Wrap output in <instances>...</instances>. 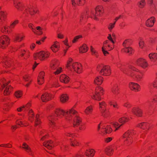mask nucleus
<instances>
[{
	"label": "nucleus",
	"mask_w": 157,
	"mask_h": 157,
	"mask_svg": "<svg viewBox=\"0 0 157 157\" xmlns=\"http://www.w3.org/2000/svg\"><path fill=\"white\" fill-rule=\"evenodd\" d=\"M54 111L55 114L52 113L48 117V125L51 129L55 130L57 128V117L60 118L64 117L67 122L73 124L74 127L79 126L80 130L85 129V125L81 124V120L78 116V112L73 108L66 111L60 108H56Z\"/></svg>",
	"instance_id": "obj_1"
},
{
	"label": "nucleus",
	"mask_w": 157,
	"mask_h": 157,
	"mask_svg": "<svg viewBox=\"0 0 157 157\" xmlns=\"http://www.w3.org/2000/svg\"><path fill=\"white\" fill-rule=\"evenodd\" d=\"M31 104L28 103L20 107L17 108V110L18 112L23 111L28 113V117L27 118L25 115H23L18 118L16 121V124L21 126H26L28 125L27 120L31 122H33L35 120V124L37 125L41 123L39 115L37 114L35 117H34L33 110L30 109Z\"/></svg>",
	"instance_id": "obj_2"
},
{
	"label": "nucleus",
	"mask_w": 157,
	"mask_h": 157,
	"mask_svg": "<svg viewBox=\"0 0 157 157\" xmlns=\"http://www.w3.org/2000/svg\"><path fill=\"white\" fill-rule=\"evenodd\" d=\"M13 2L14 7L25 16H28L29 14L32 17L37 12V9L31 4L24 5L20 0H13Z\"/></svg>",
	"instance_id": "obj_3"
},
{
	"label": "nucleus",
	"mask_w": 157,
	"mask_h": 157,
	"mask_svg": "<svg viewBox=\"0 0 157 157\" xmlns=\"http://www.w3.org/2000/svg\"><path fill=\"white\" fill-rule=\"evenodd\" d=\"M104 12L103 7L101 6H98L95 9V13L94 10H86L81 16L80 19V22L81 23L83 20L85 21L88 17L93 18L95 20H98V17H101Z\"/></svg>",
	"instance_id": "obj_4"
},
{
	"label": "nucleus",
	"mask_w": 157,
	"mask_h": 157,
	"mask_svg": "<svg viewBox=\"0 0 157 157\" xmlns=\"http://www.w3.org/2000/svg\"><path fill=\"white\" fill-rule=\"evenodd\" d=\"M6 14V13L1 10L0 8V23L2 24L1 31L6 33H10V31L9 29L14 28L19 23V21L16 20L11 24L10 27L7 25L6 22H5Z\"/></svg>",
	"instance_id": "obj_5"
},
{
	"label": "nucleus",
	"mask_w": 157,
	"mask_h": 157,
	"mask_svg": "<svg viewBox=\"0 0 157 157\" xmlns=\"http://www.w3.org/2000/svg\"><path fill=\"white\" fill-rule=\"evenodd\" d=\"M115 38V36L114 34L113 33L112 36L109 34L108 36V39L109 40L104 42L102 50L105 56H106L109 54L107 51H110L114 48V40Z\"/></svg>",
	"instance_id": "obj_6"
},
{
	"label": "nucleus",
	"mask_w": 157,
	"mask_h": 157,
	"mask_svg": "<svg viewBox=\"0 0 157 157\" xmlns=\"http://www.w3.org/2000/svg\"><path fill=\"white\" fill-rule=\"evenodd\" d=\"M129 68L135 72H132L128 74V75L137 82L141 81L144 77V73L132 66H130L129 67Z\"/></svg>",
	"instance_id": "obj_7"
},
{
	"label": "nucleus",
	"mask_w": 157,
	"mask_h": 157,
	"mask_svg": "<svg viewBox=\"0 0 157 157\" xmlns=\"http://www.w3.org/2000/svg\"><path fill=\"white\" fill-rule=\"evenodd\" d=\"M133 130H128L124 134L123 139L124 141V146L130 145L133 141L132 136L134 134Z\"/></svg>",
	"instance_id": "obj_8"
},
{
	"label": "nucleus",
	"mask_w": 157,
	"mask_h": 157,
	"mask_svg": "<svg viewBox=\"0 0 157 157\" xmlns=\"http://www.w3.org/2000/svg\"><path fill=\"white\" fill-rule=\"evenodd\" d=\"M8 83L4 78L0 80V90H4L3 94L4 95L9 94L13 89L11 86L8 85Z\"/></svg>",
	"instance_id": "obj_9"
},
{
	"label": "nucleus",
	"mask_w": 157,
	"mask_h": 157,
	"mask_svg": "<svg viewBox=\"0 0 157 157\" xmlns=\"http://www.w3.org/2000/svg\"><path fill=\"white\" fill-rule=\"evenodd\" d=\"M106 104L105 101L99 102V110L101 115L104 117L107 118L110 115L109 109H106Z\"/></svg>",
	"instance_id": "obj_10"
},
{
	"label": "nucleus",
	"mask_w": 157,
	"mask_h": 157,
	"mask_svg": "<svg viewBox=\"0 0 157 157\" xmlns=\"http://www.w3.org/2000/svg\"><path fill=\"white\" fill-rule=\"evenodd\" d=\"M97 131L100 133L105 134L111 133L112 131V129L109 126L100 123L98 126Z\"/></svg>",
	"instance_id": "obj_11"
},
{
	"label": "nucleus",
	"mask_w": 157,
	"mask_h": 157,
	"mask_svg": "<svg viewBox=\"0 0 157 157\" xmlns=\"http://www.w3.org/2000/svg\"><path fill=\"white\" fill-rule=\"evenodd\" d=\"M50 53L48 51H42L40 52L36 53L34 54V58L35 60L39 59L42 61L48 58Z\"/></svg>",
	"instance_id": "obj_12"
},
{
	"label": "nucleus",
	"mask_w": 157,
	"mask_h": 157,
	"mask_svg": "<svg viewBox=\"0 0 157 157\" xmlns=\"http://www.w3.org/2000/svg\"><path fill=\"white\" fill-rule=\"evenodd\" d=\"M97 68L98 71L101 69L100 73L102 75L107 76L110 75L111 74L110 67L109 66L105 65L103 66L102 65H99Z\"/></svg>",
	"instance_id": "obj_13"
},
{
	"label": "nucleus",
	"mask_w": 157,
	"mask_h": 157,
	"mask_svg": "<svg viewBox=\"0 0 157 157\" xmlns=\"http://www.w3.org/2000/svg\"><path fill=\"white\" fill-rule=\"evenodd\" d=\"M129 118L126 117H125L123 116L119 118L118 121L121 124H119L117 121H113L111 123V124L115 127L116 129L115 131L117 130L120 127L124 124L126 122L129 121Z\"/></svg>",
	"instance_id": "obj_14"
},
{
	"label": "nucleus",
	"mask_w": 157,
	"mask_h": 157,
	"mask_svg": "<svg viewBox=\"0 0 157 157\" xmlns=\"http://www.w3.org/2000/svg\"><path fill=\"white\" fill-rule=\"evenodd\" d=\"M103 90L102 87L100 86H97L95 89V91L94 94L91 95L92 98L95 100L100 101L101 98V96L103 94Z\"/></svg>",
	"instance_id": "obj_15"
},
{
	"label": "nucleus",
	"mask_w": 157,
	"mask_h": 157,
	"mask_svg": "<svg viewBox=\"0 0 157 157\" xmlns=\"http://www.w3.org/2000/svg\"><path fill=\"white\" fill-rule=\"evenodd\" d=\"M95 151L93 149H89L87 150L85 153H79L72 157H86L87 156L89 157H93L94 155Z\"/></svg>",
	"instance_id": "obj_16"
},
{
	"label": "nucleus",
	"mask_w": 157,
	"mask_h": 157,
	"mask_svg": "<svg viewBox=\"0 0 157 157\" xmlns=\"http://www.w3.org/2000/svg\"><path fill=\"white\" fill-rule=\"evenodd\" d=\"M58 63L56 60L52 61L50 64L51 69L52 70H56V71L54 72L55 75L59 74L62 71V68L58 67Z\"/></svg>",
	"instance_id": "obj_17"
},
{
	"label": "nucleus",
	"mask_w": 157,
	"mask_h": 157,
	"mask_svg": "<svg viewBox=\"0 0 157 157\" xmlns=\"http://www.w3.org/2000/svg\"><path fill=\"white\" fill-rule=\"evenodd\" d=\"M10 43V39L7 36L4 35L0 37V47L2 48H6Z\"/></svg>",
	"instance_id": "obj_18"
},
{
	"label": "nucleus",
	"mask_w": 157,
	"mask_h": 157,
	"mask_svg": "<svg viewBox=\"0 0 157 157\" xmlns=\"http://www.w3.org/2000/svg\"><path fill=\"white\" fill-rule=\"evenodd\" d=\"M66 136L68 137L67 139L69 140L70 144L72 146H75L79 145V143L74 137V135L71 133L67 132L65 133Z\"/></svg>",
	"instance_id": "obj_19"
},
{
	"label": "nucleus",
	"mask_w": 157,
	"mask_h": 157,
	"mask_svg": "<svg viewBox=\"0 0 157 157\" xmlns=\"http://www.w3.org/2000/svg\"><path fill=\"white\" fill-rule=\"evenodd\" d=\"M76 62L73 61L71 58H69L67 61L66 67L68 71L71 72H75V66Z\"/></svg>",
	"instance_id": "obj_20"
},
{
	"label": "nucleus",
	"mask_w": 157,
	"mask_h": 157,
	"mask_svg": "<svg viewBox=\"0 0 157 157\" xmlns=\"http://www.w3.org/2000/svg\"><path fill=\"white\" fill-rule=\"evenodd\" d=\"M137 65L144 69L148 67V64L146 59L142 58H140L136 60Z\"/></svg>",
	"instance_id": "obj_21"
},
{
	"label": "nucleus",
	"mask_w": 157,
	"mask_h": 157,
	"mask_svg": "<svg viewBox=\"0 0 157 157\" xmlns=\"http://www.w3.org/2000/svg\"><path fill=\"white\" fill-rule=\"evenodd\" d=\"M128 87L131 90L134 92H138L140 90V86L138 83L131 82L129 83Z\"/></svg>",
	"instance_id": "obj_22"
},
{
	"label": "nucleus",
	"mask_w": 157,
	"mask_h": 157,
	"mask_svg": "<svg viewBox=\"0 0 157 157\" xmlns=\"http://www.w3.org/2000/svg\"><path fill=\"white\" fill-rule=\"evenodd\" d=\"M132 112L137 117H141L142 116V110L139 107L136 106L133 108L132 109Z\"/></svg>",
	"instance_id": "obj_23"
},
{
	"label": "nucleus",
	"mask_w": 157,
	"mask_h": 157,
	"mask_svg": "<svg viewBox=\"0 0 157 157\" xmlns=\"http://www.w3.org/2000/svg\"><path fill=\"white\" fill-rule=\"evenodd\" d=\"M44 76L45 72L44 71H41L39 73L37 79V82L38 84L41 85L44 83Z\"/></svg>",
	"instance_id": "obj_24"
},
{
	"label": "nucleus",
	"mask_w": 157,
	"mask_h": 157,
	"mask_svg": "<svg viewBox=\"0 0 157 157\" xmlns=\"http://www.w3.org/2000/svg\"><path fill=\"white\" fill-rule=\"evenodd\" d=\"M115 64L118 68H119L124 73L127 74H128L126 70L125 69V67L123 65L119 59H117L115 61Z\"/></svg>",
	"instance_id": "obj_25"
},
{
	"label": "nucleus",
	"mask_w": 157,
	"mask_h": 157,
	"mask_svg": "<svg viewBox=\"0 0 157 157\" xmlns=\"http://www.w3.org/2000/svg\"><path fill=\"white\" fill-rule=\"evenodd\" d=\"M111 92L115 98H117L119 93V89L117 84H115L113 85L111 89Z\"/></svg>",
	"instance_id": "obj_26"
},
{
	"label": "nucleus",
	"mask_w": 157,
	"mask_h": 157,
	"mask_svg": "<svg viewBox=\"0 0 157 157\" xmlns=\"http://www.w3.org/2000/svg\"><path fill=\"white\" fill-rule=\"evenodd\" d=\"M53 97V95L50 94L45 93L42 95L41 98L43 101L45 102L51 100Z\"/></svg>",
	"instance_id": "obj_27"
},
{
	"label": "nucleus",
	"mask_w": 157,
	"mask_h": 157,
	"mask_svg": "<svg viewBox=\"0 0 157 157\" xmlns=\"http://www.w3.org/2000/svg\"><path fill=\"white\" fill-rule=\"evenodd\" d=\"M23 78L25 82L23 84L25 86L28 87L31 84L32 81L30 77L28 75H26L23 76Z\"/></svg>",
	"instance_id": "obj_28"
},
{
	"label": "nucleus",
	"mask_w": 157,
	"mask_h": 157,
	"mask_svg": "<svg viewBox=\"0 0 157 157\" xmlns=\"http://www.w3.org/2000/svg\"><path fill=\"white\" fill-rule=\"evenodd\" d=\"M82 71V65L80 63L76 62L75 66V72L78 74L81 73Z\"/></svg>",
	"instance_id": "obj_29"
},
{
	"label": "nucleus",
	"mask_w": 157,
	"mask_h": 157,
	"mask_svg": "<svg viewBox=\"0 0 157 157\" xmlns=\"http://www.w3.org/2000/svg\"><path fill=\"white\" fill-rule=\"evenodd\" d=\"M155 21V17H151L146 21V25L147 27H152L154 25Z\"/></svg>",
	"instance_id": "obj_30"
},
{
	"label": "nucleus",
	"mask_w": 157,
	"mask_h": 157,
	"mask_svg": "<svg viewBox=\"0 0 157 157\" xmlns=\"http://www.w3.org/2000/svg\"><path fill=\"white\" fill-rule=\"evenodd\" d=\"M59 44L57 41H56L51 47V49L54 52H57L59 49Z\"/></svg>",
	"instance_id": "obj_31"
},
{
	"label": "nucleus",
	"mask_w": 157,
	"mask_h": 157,
	"mask_svg": "<svg viewBox=\"0 0 157 157\" xmlns=\"http://www.w3.org/2000/svg\"><path fill=\"white\" fill-rule=\"evenodd\" d=\"M3 62L4 64V67H9L11 65L10 59L7 56H5L3 58Z\"/></svg>",
	"instance_id": "obj_32"
},
{
	"label": "nucleus",
	"mask_w": 157,
	"mask_h": 157,
	"mask_svg": "<svg viewBox=\"0 0 157 157\" xmlns=\"http://www.w3.org/2000/svg\"><path fill=\"white\" fill-rule=\"evenodd\" d=\"M60 80L61 82L67 83L69 81L70 78L67 75L65 74H63L60 77Z\"/></svg>",
	"instance_id": "obj_33"
},
{
	"label": "nucleus",
	"mask_w": 157,
	"mask_h": 157,
	"mask_svg": "<svg viewBox=\"0 0 157 157\" xmlns=\"http://www.w3.org/2000/svg\"><path fill=\"white\" fill-rule=\"evenodd\" d=\"M24 36L21 34H15L13 36V39L15 41L20 42L23 39Z\"/></svg>",
	"instance_id": "obj_34"
},
{
	"label": "nucleus",
	"mask_w": 157,
	"mask_h": 157,
	"mask_svg": "<svg viewBox=\"0 0 157 157\" xmlns=\"http://www.w3.org/2000/svg\"><path fill=\"white\" fill-rule=\"evenodd\" d=\"M103 81V78L101 76H99L96 77L94 79V84L98 85H100L101 84Z\"/></svg>",
	"instance_id": "obj_35"
},
{
	"label": "nucleus",
	"mask_w": 157,
	"mask_h": 157,
	"mask_svg": "<svg viewBox=\"0 0 157 157\" xmlns=\"http://www.w3.org/2000/svg\"><path fill=\"white\" fill-rule=\"evenodd\" d=\"M72 5L75 6L77 4L78 5H84L86 2L85 0H76V2L75 0H71Z\"/></svg>",
	"instance_id": "obj_36"
},
{
	"label": "nucleus",
	"mask_w": 157,
	"mask_h": 157,
	"mask_svg": "<svg viewBox=\"0 0 157 157\" xmlns=\"http://www.w3.org/2000/svg\"><path fill=\"white\" fill-rule=\"evenodd\" d=\"M69 97L66 94H62L60 97V100L61 102L63 103L67 101Z\"/></svg>",
	"instance_id": "obj_37"
},
{
	"label": "nucleus",
	"mask_w": 157,
	"mask_h": 157,
	"mask_svg": "<svg viewBox=\"0 0 157 157\" xmlns=\"http://www.w3.org/2000/svg\"><path fill=\"white\" fill-rule=\"evenodd\" d=\"M43 145L48 149H51L53 146V142L51 140L45 142L43 143Z\"/></svg>",
	"instance_id": "obj_38"
},
{
	"label": "nucleus",
	"mask_w": 157,
	"mask_h": 157,
	"mask_svg": "<svg viewBox=\"0 0 157 157\" xmlns=\"http://www.w3.org/2000/svg\"><path fill=\"white\" fill-rule=\"evenodd\" d=\"M23 148L25 149V151L29 154L32 155V151L30 148L26 143H24L23 144Z\"/></svg>",
	"instance_id": "obj_39"
},
{
	"label": "nucleus",
	"mask_w": 157,
	"mask_h": 157,
	"mask_svg": "<svg viewBox=\"0 0 157 157\" xmlns=\"http://www.w3.org/2000/svg\"><path fill=\"white\" fill-rule=\"evenodd\" d=\"M93 110V106L90 105L88 106L84 110L85 113L87 115H90L92 113Z\"/></svg>",
	"instance_id": "obj_40"
},
{
	"label": "nucleus",
	"mask_w": 157,
	"mask_h": 157,
	"mask_svg": "<svg viewBox=\"0 0 157 157\" xmlns=\"http://www.w3.org/2000/svg\"><path fill=\"white\" fill-rule=\"evenodd\" d=\"M123 50L124 52L128 53L129 55L132 54L134 52L133 49L130 47L124 48Z\"/></svg>",
	"instance_id": "obj_41"
},
{
	"label": "nucleus",
	"mask_w": 157,
	"mask_h": 157,
	"mask_svg": "<svg viewBox=\"0 0 157 157\" xmlns=\"http://www.w3.org/2000/svg\"><path fill=\"white\" fill-rule=\"evenodd\" d=\"M149 57L152 61H155L157 59V53H151L149 55Z\"/></svg>",
	"instance_id": "obj_42"
},
{
	"label": "nucleus",
	"mask_w": 157,
	"mask_h": 157,
	"mask_svg": "<svg viewBox=\"0 0 157 157\" xmlns=\"http://www.w3.org/2000/svg\"><path fill=\"white\" fill-rule=\"evenodd\" d=\"M106 154L108 155H111L113 153V151L111 147H109L105 150Z\"/></svg>",
	"instance_id": "obj_43"
},
{
	"label": "nucleus",
	"mask_w": 157,
	"mask_h": 157,
	"mask_svg": "<svg viewBox=\"0 0 157 157\" xmlns=\"http://www.w3.org/2000/svg\"><path fill=\"white\" fill-rule=\"evenodd\" d=\"M20 55L21 56H24V58L26 59L29 56V52L28 51L23 50L21 52Z\"/></svg>",
	"instance_id": "obj_44"
},
{
	"label": "nucleus",
	"mask_w": 157,
	"mask_h": 157,
	"mask_svg": "<svg viewBox=\"0 0 157 157\" xmlns=\"http://www.w3.org/2000/svg\"><path fill=\"white\" fill-rule=\"evenodd\" d=\"M132 41L130 39L125 40L123 43V46L124 48L128 47L131 44Z\"/></svg>",
	"instance_id": "obj_45"
},
{
	"label": "nucleus",
	"mask_w": 157,
	"mask_h": 157,
	"mask_svg": "<svg viewBox=\"0 0 157 157\" xmlns=\"http://www.w3.org/2000/svg\"><path fill=\"white\" fill-rule=\"evenodd\" d=\"M88 50V48L86 44H83L79 48V50L80 53H84L86 52Z\"/></svg>",
	"instance_id": "obj_46"
},
{
	"label": "nucleus",
	"mask_w": 157,
	"mask_h": 157,
	"mask_svg": "<svg viewBox=\"0 0 157 157\" xmlns=\"http://www.w3.org/2000/svg\"><path fill=\"white\" fill-rule=\"evenodd\" d=\"M146 4L145 0H140L138 3V6L140 8H144Z\"/></svg>",
	"instance_id": "obj_47"
},
{
	"label": "nucleus",
	"mask_w": 157,
	"mask_h": 157,
	"mask_svg": "<svg viewBox=\"0 0 157 157\" xmlns=\"http://www.w3.org/2000/svg\"><path fill=\"white\" fill-rule=\"evenodd\" d=\"M68 40L67 39H66V40L63 41V43L66 46V47L65 48V49H64L63 50L64 52V56H65L66 53L68 49V48L70 47V46L69 45L68 43Z\"/></svg>",
	"instance_id": "obj_48"
},
{
	"label": "nucleus",
	"mask_w": 157,
	"mask_h": 157,
	"mask_svg": "<svg viewBox=\"0 0 157 157\" xmlns=\"http://www.w3.org/2000/svg\"><path fill=\"white\" fill-rule=\"evenodd\" d=\"M109 104L110 105H113V108L115 109H118L119 108V106L116 101L113 102L110 101H109Z\"/></svg>",
	"instance_id": "obj_49"
},
{
	"label": "nucleus",
	"mask_w": 157,
	"mask_h": 157,
	"mask_svg": "<svg viewBox=\"0 0 157 157\" xmlns=\"http://www.w3.org/2000/svg\"><path fill=\"white\" fill-rule=\"evenodd\" d=\"M15 96L17 98H21L23 95L22 92L20 90H18L14 93Z\"/></svg>",
	"instance_id": "obj_50"
},
{
	"label": "nucleus",
	"mask_w": 157,
	"mask_h": 157,
	"mask_svg": "<svg viewBox=\"0 0 157 157\" xmlns=\"http://www.w3.org/2000/svg\"><path fill=\"white\" fill-rule=\"evenodd\" d=\"M115 22H113V23H110L108 26V28L109 30L110 31H111L112 29L114 28L115 24Z\"/></svg>",
	"instance_id": "obj_51"
},
{
	"label": "nucleus",
	"mask_w": 157,
	"mask_h": 157,
	"mask_svg": "<svg viewBox=\"0 0 157 157\" xmlns=\"http://www.w3.org/2000/svg\"><path fill=\"white\" fill-rule=\"evenodd\" d=\"M90 48L92 55L97 57L98 55L97 52L95 50V49L92 46H91Z\"/></svg>",
	"instance_id": "obj_52"
},
{
	"label": "nucleus",
	"mask_w": 157,
	"mask_h": 157,
	"mask_svg": "<svg viewBox=\"0 0 157 157\" xmlns=\"http://www.w3.org/2000/svg\"><path fill=\"white\" fill-rule=\"evenodd\" d=\"M147 2L151 5H153L154 7L157 6V4L155 1L153 0H147Z\"/></svg>",
	"instance_id": "obj_53"
},
{
	"label": "nucleus",
	"mask_w": 157,
	"mask_h": 157,
	"mask_svg": "<svg viewBox=\"0 0 157 157\" xmlns=\"http://www.w3.org/2000/svg\"><path fill=\"white\" fill-rule=\"evenodd\" d=\"M60 145L61 149L62 150L64 151L66 150L67 146L65 145V142H61L60 144Z\"/></svg>",
	"instance_id": "obj_54"
},
{
	"label": "nucleus",
	"mask_w": 157,
	"mask_h": 157,
	"mask_svg": "<svg viewBox=\"0 0 157 157\" xmlns=\"http://www.w3.org/2000/svg\"><path fill=\"white\" fill-rule=\"evenodd\" d=\"M28 26L32 31L34 33H36V29L35 28L33 24L32 23H29L28 25Z\"/></svg>",
	"instance_id": "obj_55"
},
{
	"label": "nucleus",
	"mask_w": 157,
	"mask_h": 157,
	"mask_svg": "<svg viewBox=\"0 0 157 157\" xmlns=\"http://www.w3.org/2000/svg\"><path fill=\"white\" fill-rule=\"evenodd\" d=\"M127 109H129L132 106V105L131 103L128 102H125L123 105Z\"/></svg>",
	"instance_id": "obj_56"
},
{
	"label": "nucleus",
	"mask_w": 157,
	"mask_h": 157,
	"mask_svg": "<svg viewBox=\"0 0 157 157\" xmlns=\"http://www.w3.org/2000/svg\"><path fill=\"white\" fill-rule=\"evenodd\" d=\"M82 36L81 35H78L76 36L75 37L74 39L72 40V42L73 43H75V42H77L79 39L82 38Z\"/></svg>",
	"instance_id": "obj_57"
},
{
	"label": "nucleus",
	"mask_w": 157,
	"mask_h": 157,
	"mask_svg": "<svg viewBox=\"0 0 157 157\" xmlns=\"http://www.w3.org/2000/svg\"><path fill=\"white\" fill-rule=\"evenodd\" d=\"M144 42L143 40L140 39L139 42V45L140 48H142L144 46Z\"/></svg>",
	"instance_id": "obj_58"
},
{
	"label": "nucleus",
	"mask_w": 157,
	"mask_h": 157,
	"mask_svg": "<svg viewBox=\"0 0 157 157\" xmlns=\"http://www.w3.org/2000/svg\"><path fill=\"white\" fill-rule=\"evenodd\" d=\"M152 98L153 101L154 102H157V94H152Z\"/></svg>",
	"instance_id": "obj_59"
},
{
	"label": "nucleus",
	"mask_w": 157,
	"mask_h": 157,
	"mask_svg": "<svg viewBox=\"0 0 157 157\" xmlns=\"http://www.w3.org/2000/svg\"><path fill=\"white\" fill-rule=\"evenodd\" d=\"M44 131L43 130L41 131L40 133V135L41 136H43L41 138V139L43 140L44 138H45L46 136L47 133L46 132L44 133Z\"/></svg>",
	"instance_id": "obj_60"
},
{
	"label": "nucleus",
	"mask_w": 157,
	"mask_h": 157,
	"mask_svg": "<svg viewBox=\"0 0 157 157\" xmlns=\"http://www.w3.org/2000/svg\"><path fill=\"white\" fill-rule=\"evenodd\" d=\"M36 30H37L39 31L38 33V35H40L42 34L43 33L42 31V29L40 27L37 26L36 27Z\"/></svg>",
	"instance_id": "obj_61"
},
{
	"label": "nucleus",
	"mask_w": 157,
	"mask_h": 157,
	"mask_svg": "<svg viewBox=\"0 0 157 157\" xmlns=\"http://www.w3.org/2000/svg\"><path fill=\"white\" fill-rule=\"evenodd\" d=\"M0 147L10 148L12 147V145L10 144H3L0 145Z\"/></svg>",
	"instance_id": "obj_62"
},
{
	"label": "nucleus",
	"mask_w": 157,
	"mask_h": 157,
	"mask_svg": "<svg viewBox=\"0 0 157 157\" xmlns=\"http://www.w3.org/2000/svg\"><path fill=\"white\" fill-rule=\"evenodd\" d=\"M113 139V138L111 137H109L106 138L105 139V141L106 143H109Z\"/></svg>",
	"instance_id": "obj_63"
},
{
	"label": "nucleus",
	"mask_w": 157,
	"mask_h": 157,
	"mask_svg": "<svg viewBox=\"0 0 157 157\" xmlns=\"http://www.w3.org/2000/svg\"><path fill=\"white\" fill-rule=\"evenodd\" d=\"M152 85L154 88L157 89V81L156 80H154L152 83Z\"/></svg>",
	"instance_id": "obj_64"
}]
</instances>
